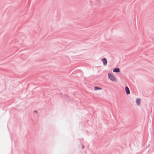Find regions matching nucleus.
Here are the masks:
<instances>
[{"mask_svg": "<svg viewBox=\"0 0 154 154\" xmlns=\"http://www.w3.org/2000/svg\"><path fill=\"white\" fill-rule=\"evenodd\" d=\"M108 75L109 79L112 81L114 82H117L116 78L113 74L109 73H108Z\"/></svg>", "mask_w": 154, "mask_h": 154, "instance_id": "obj_1", "label": "nucleus"}, {"mask_svg": "<svg viewBox=\"0 0 154 154\" xmlns=\"http://www.w3.org/2000/svg\"><path fill=\"white\" fill-rule=\"evenodd\" d=\"M103 64L104 65H106L107 64V61L105 58H103L102 59Z\"/></svg>", "mask_w": 154, "mask_h": 154, "instance_id": "obj_2", "label": "nucleus"}, {"mask_svg": "<svg viewBox=\"0 0 154 154\" xmlns=\"http://www.w3.org/2000/svg\"><path fill=\"white\" fill-rule=\"evenodd\" d=\"M125 91L127 94H129L130 93L129 88L128 87H126L125 88Z\"/></svg>", "mask_w": 154, "mask_h": 154, "instance_id": "obj_3", "label": "nucleus"}, {"mask_svg": "<svg viewBox=\"0 0 154 154\" xmlns=\"http://www.w3.org/2000/svg\"><path fill=\"white\" fill-rule=\"evenodd\" d=\"M113 71L115 72H118L120 71L119 68H115L113 70Z\"/></svg>", "mask_w": 154, "mask_h": 154, "instance_id": "obj_4", "label": "nucleus"}, {"mask_svg": "<svg viewBox=\"0 0 154 154\" xmlns=\"http://www.w3.org/2000/svg\"><path fill=\"white\" fill-rule=\"evenodd\" d=\"M102 88H101L97 87H94V90L95 91H97L99 90H102Z\"/></svg>", "mask_w": 154, "mask_h": 154, "instance_id": "obj_5", "label": "nucleus"}, {"mask_svg": "<svg viewBox=\"0 0 154 154\" xmlns=\"http://www.w3.org/2000/svg\"><path fill=\"white\" fill-rule=\"evenodd\" d=\"M136 103L138 105H139L140 103V100L139 98H137L136 100Z\"/></svg>", "mask_w": 154, "mask_h": 154, "instance_id": "obj_6", "label": "nucleus"}, {"mask_svg": "<svg viewBox=\"0 0 154 154\" xmlns=\"http://www.w3.org/2000/svg\"><path fill=\"white\" fill-rule=\"evenodd\" d=\"M34 112H36V113H37V112L36 111H34Z\"/></svg>", "mask_w": 154, "mask_h": 154, "instance_id": "obj_7", "label": "nucleus"}, {"mask_svg": "<svg viewBox=\"0 0 154 154\" xmlns=\"http://www.w3.org/2000/svg\"><path fill=\"white\" fill-rule=\"evenodd\" d=\"M82 147L83 148H84V146H82Z\"/></svg>", "mask_w": 154, "mask_h": 154, "instance_id": "obj_8", "label": "nucleus"}]
</instances>
